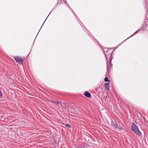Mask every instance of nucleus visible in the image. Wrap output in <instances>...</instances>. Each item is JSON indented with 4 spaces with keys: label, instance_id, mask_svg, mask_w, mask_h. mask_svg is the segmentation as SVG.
Masks as SVG:
<instances>
[{
    "label": "nucleus",
    "instance_id": "nucleus-5",
    "mask_svg": "<svg viewBox=\"0 0 148 148\" xmlns=\"http://www.w3.org/2000/svg\"><path fill=\"white\" fill-rule=\"evenodd\" d=\"M105 88L106 90L109 89V83H105L104 85Z\"/></svg>",
    "mask_w": 148,
    "mask_h": 148
},
{
    "label": "nucleus",
    "instance_id": "nucleus-9",
    "mask_svg": "<svg viewBox=\"0 0 148 148\" xmlns=\"http://www.w3.org/2000/svg\"><path fill=\"white\" fill-rule=\"evenodd\" d=\"M107 66V71L108 72L109 71V70H110V68H109V66Z\"/></svg>",
    "mask_w": 148,
    "mask_h": 148
},
{
    "label": "nucleus",
    "instance_id": "nucleus-10",
    "mask_svg": "<svg viewBox=\"0 0 148 148\" xmlns=\"http://www.w3.org/2000/svg\"><path fill=\"white\" fill-rule=\"evenodd\" d=\"M110 66H111V67L112 66V65L111 63V62H110Z\"/></svg>",
    "mask_w": 148,
    "mask_h": 148
},
{
    "label": "nucleus",
    "instance_id": "nucleus-8",
    "mask_svg": "<svg viewBox=\"0 0 148 148\" xmlns=\"http://www.w3.org/2000/svg\"><path fill=\"white\" fill-rule=\"evenodd\" d=\"M66 127H71V126L69 124H66Z\"/></svg>",
    "mask_w": 148,
    "mask_h": 148
},
{
    "label": "nucleus",
    "instance_id": "nucleus-3",
    "mask_svg": "<svg viewBox=\"0 0 148 148\" xmlns=\"http://www.w3.org/2000/svg\"><path fill=\"white\" fill-rule=\"evenodd\" d=\"M114 127L116 129H119L121 130L122 129V127H121L120 126L118 125L115 122V124L114 125Z\"/></svg>",
    "mask_w": 148,
    "mask_h": 148
},
{
    "label": "nucleus",
    "instance_id": "nucleus-4",
    "mask_svg": "<svg viewBox=\"0 0 148 148\" xmlns=\"http://www.w3.org/2000/svg\"><path fill=\"white\" fill-rule=\"evenodd\" d=\"M84 95L88 98H90L91 97L90 94L87 91H86L84 93Z\"/></svg>",
    "mask_w": 148,
    "mask_h": 148
},
{
    "label": "nucleus",
    "instance_id": "nucleus-6",
    "mask_svg": "<svg viewBox=\"0 0 148 148\" xmlns=\"http://www.w3.org/2000/svg\"><path fill=\"white\" fill-rule=\"evenodd\" d=\"M104 81L105 82H108V81L109 83L110 82V81L109 80H108V78L106 77H105V79H104Z\"/></svg>",
    "mask_w": 148,
    "mask_h": 148
},
{
    "label": "nucleus",
    "instance_id": "nucleus-7",
    "mask_svg": "<svg viewBox=\"0 0 148 148\" xmlns=\"http://www.w3.org/2000/svg\"><path fill=\"white\" fill-rule=\"evenodd\" d=\"M53 103H54V104H56V105L60 103L59 102H58V101H53Z\"/></svg>",
    "mask_w": 148,
    "mask_h": 148
},
{
    "label": "nucleus",
    "instance_id": "nucleus-1",
    "mask_svg": "<svg viewBox=\"0 0 148 148\" xmlns=\"http://www.w3.org/2000/svg\"><path fill=\"white\" fill-rule=\"evenodd\" d=\"M132 130L137 135L139 136H141V133L137 127L135 125H133L132 126Z\"/></svg>",
    "mask_w": 148,
    "mask_h": 148
},
{
    "label": "nucleus",
    "instance_id": "nucleus-2",
    "mask_svg": "<svg viewBox=\"0 0 148 148\" xmlns=\"http://www.w3.org/2000/svg\"><path fill=\"white\" fill-rule=\"evenodd\" d=\"M14 58L16 62L19 64H22L23 62V59L20 57L14 56Z\"/></svg>",
    "mask_w": 148,
    "mask_h": 148
}]
</instances>
